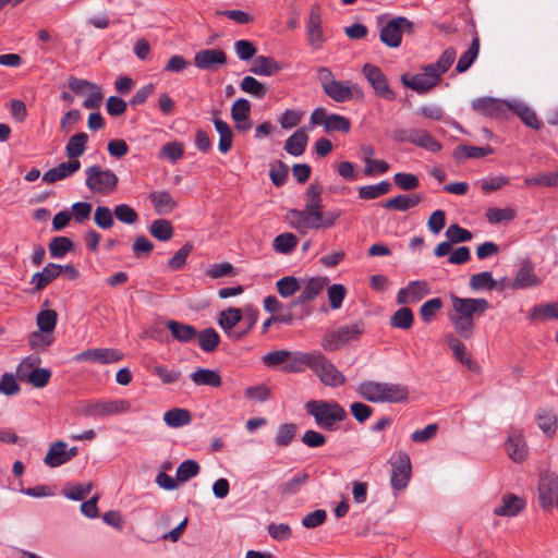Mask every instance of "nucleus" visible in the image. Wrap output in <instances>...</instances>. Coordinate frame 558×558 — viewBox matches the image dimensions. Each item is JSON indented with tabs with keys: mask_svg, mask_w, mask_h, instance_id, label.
<instances>
[{
	"mask_svg": "<svg viewBox=\"0 0 558 558\" xmlns=\"http://www.w3.org/2000/svg\"><path fill=\"white\" fill-rule=\"evenodd\" d=\"M308 473L301 471L294 474L293 477L282 483L279 486V492L282 496H292L300 492L301 487L308 481Z\"/></svg>",
	"mask_w": 558,
	"mask_h": 558,
	"instance_id": "a18cd8bd",
	"label": "nucleus"
},
{
	"mask_svg": "<svg viewBox=\"0 0 558 558\" xmlns=\"http://www.w3.org/2000/svg\"><path fill=\"white\" fill-rule=\"evenodd\" d=\"M167 328L172 337L182 343H190L196 339L197 330L194 326L178 320H168Z\"/></svg>",
	"mask_w": 558,
	"mask_h": 558,
	"instance_id": "cd10ccee",
	"label": "nucleus"
},
{
	"mask_svg": "<svg viewBox=\"0 0 558 558\" xmlns=\"http://www.w3.org/2000/svg\"><path fill=\"white\" fill-rule=\"evenodd\" d=\"M118 182V177L111 170L97 165L86 169L85 184L93 193L110 194L117 189Z\"/></svg>",
	"mask_w": 558,
	"mask_h": 558,
	"instance_id": "423d86ee",
	"label": "nucleus"
},
{
	"mask_svg": "<svg viewBox=\"0 0 558 558\" xmlns=\"http://www.w3.org/2000/svg\"><path fill=\"white\" fill-rule=\"evenodd\" d=\"M199 464L195 460H184L177 469V481L184 483L199 473Z\"/></svg>",
	"mask_w": 558,
	"mask_h": 558,
	"instance_id": "e2e57ef3",
	"label": "nucleus"
},
{
	"mask_svg": "<svg viewBox=\"0 0 558 558\" xmlns=\"http://www.w3.org/2000/svg\"><path fill=\"white\" fill-rule=\"evenodd\" d=\"M396 138L401 142H409L433 153L441 148V144L434 138L429 132L423 129L398 130L396 132Z\"/></svg>",
	"mask_w": 558,
	"mask_h": 558,
	"instance_id": "4468645a",
	"label": "nucleus"
},
{
	"mask_svg": "<svg viewBox=\"0 0 558 558\" xmlns=\"http://www.w3.org/2000/svg\"><path fill=\"white\" fill-rule=\"evenodd\" d=\"M149 199L159 215L168 214L177 207L175 201L167 191L153 192L149 194Z\"/></svg>",
	"mask_w": 558,
	"mask_h": 558,
	"instance_id": "4c0bfd02",
	"label": "nucleus"
},
{
	"mask_svg": "<svg viewBox=\"0 0 558 558\" xmlns=\"http://www.w3.org/2000/svg\"><path fill=\"white\" fill-rule=\"evenodd\" d=\"M88 142V135L84 132H80L70 137L65 145V155L70 160H77L86 149Z\"/></svg>",
	"mask_w": 558,
	"mask_h": 558,
	"instance_id": "e433bc0d",
	"label": "nucleus"
},
{
	"mask_svg": "<svg viewBox=\"0 0 558 558\" xmlns=\"http://www.w3.org/2000/svg\"><path fill=\"white\" fill-rule=\"evenodd\" d=\"M196 339L199 348L207 353L214 352L220 342L219 333L211 327L197 332Z\"/></svg>",
	"mask_w": 558,
	"mask_h": 558,
	"instance_id": "79ce46f5",
	"label": "nucleus"
},
{
	"mask_svg": "<svg viewBox=\"0 0 558 558\" xmlns=\"http://www.w3.org/2000/svg\"><path fill=\"white\" fill-rule=\"evenodd\" d=\"M58 314L53 310H41L36 317L38 329L43 332H50L56 328Z\"/></svg>",
	"mask_w": 558,
	"mask_h": 558,
	"instance_id": "5fc2aeb1",
	"label": "nucleus"
},
{
	"mask_svg": "<svg viewBox=\"0 0 558 558\" xmlns=\"http://www.w3.org/2000/svg\"><path fill=\"white\" fill-rule=\"evenodd\" d=\"M312 371L326 386L335 388L345 384L344 375L319 351L317 352Z\"/></svg>",
	"mask_w": 558,
	"mask_h": 558,
	"instance_id": "1a4fd4ad",
	"label": "nucleus"
},
{
	"mask_svg": "<svg viewBox=\"0 0 558 558\" xmlns=\"http://www.w3.org/2000/svg\"><path fill=\"white\" fill-rule=\"evenodd\" d=\"M81 168L80 160H69L61 162L54 168L49 169L43 175V181L49 184L56 183L57 181L64 180L73 175Z\"/></svg>",
	"mask_w": 558,
	"mask_h": 558,
	"instance_id": "5701e85b",
	"label": "nucleus"
},
{
	"mask_svg": "<svg viewBox=\"0 0 558 558\" xmlns=\"http://www.w3.org/2000/svg\"><path fill=\"white\" fill-rule=\"evenodd\" d=\"M480 52V39L478 37H474L469 49L459 58L458 63L456 65V71L459 73H463L470 69L475 59L477 58Z\"/></svg>",
	"mask_w": 558,
	"mask_h": 558,
	"instance_id": "de8ad7c7",
	"label": "nucleus"
},
{
	"mask_svg": "<svg viewBox=\"0 0 558 558\" xmlns=\"http://www.w3.org/2000/svg\"><path fill=\"white\" fill-rule=\"evenodd\" d=\"M306 35L308 44L315 49L322 48L325 37L322 27V14L318 5L311 9L306 23Z\"/></svg>",
	"mask_w": 558,
	"mask_h": 558,
	"instance_id": "6ab92c4d",
	"label": "nucleus"
},
{
	"mask_svg": "<svg viewBox=\"0 0 558 558\" xmlns=\"http://www.w3.org/2000/svg\"><path fill=\"white\" fill-rule=\"evenodd\" d=\"M390 485L395 492L404 489L411 478L412 465L410 457L404 451H399L391 462Z\"/></svg>",
	"mask_w": 558,
	"mask_h": 558,
	"instance_id": "9b49d317",
	"label": "nucleus"
},
{
	"mask_svg": "<svg viewBox=\"0 0 558 558\" xmlns=\"http://www.w3.org/2000/svg\"><path fill=\"white\" fill-rule=\"evenodd\" d=\"M341 216V210H323V206L318 209H290L289 218L291 226L304 233L307 229H328L331 228Z\"/></svg>",
	"mask_w": 558,
	"mask_h": 558,
	"instance_id": "f03ea898",
	"label": "nucleus"
},
{
	"mask_svg": "<svg viewBox=\"0 0 558 558\" xmlns=\"http://www.w3.org/2000/svg\"><path fill=\"white\" fill-rule=\"evenodd\" d=\"M529 317L531 319H558V302L535 305Z\"/></svg>",
	"mask_w": 558,
	"mask_h": 558,
	"instance_id": "8fccbe9b",
	"label": "nucleus"
},
{
	"mask_svg": "<svg viewBox=\"0 0 558 558\" xmlns=\"http://www.w3.org/2000/svg\"><path fill=\"white\" fill-rule=\"evenodd\" d=\"M240 88L258 99H263L268 93V87L253 76H244L240 83Z\"/></svg>",
	"mask_w": 558,
	"mask_h": 558,
	"instance_id": "09e8293b",
	"label": "nucleus"
},
{
	"mask_svg": "<svg viewBox=\"0 0 558 558\" xmlns=\"http://www.w3.org/2000/svg\"><path fill=\"white\" fill-rule=\"evenodd\" d=\"M278 293L282 298H290L300 290L299 279L293 276H287L279 279L276 283Z\"/></svg>",
	"mask_w": 558,
	"mask_h": 558,
	"instance_id": "0e129e2a",
	"label": "nucleus"
},
{
	"mask_svg": "<svg viewBox=\"0 0 558 558\" xmlns=\"http://www.w3.org/2000/svg\"><path fill=\"white\" fill-rule=\"evenodd\" d=\"M51 377V372L47 368H34L28 373H22L20 380L26 381L36 388L47 386Z\"/></svg>",
	"mask_w": 558,
	"mask_h": 558,
	"instance_id": "49530a36",
	"label": "nucleus"
},
{
	"mask_svg": "<svg viewBox=\"0 0 558 558\" xmlns=\"http://www.w3.org/2000/svg\"><path fill=\"white\" fill-rule=\"evenodd\" d=\"M308 135L306 128L296 130L284 143V150L292 156H301L306 148Z\"/></svg>",
	"mask_w": 558,
	"mask_h": 558,
	"instance_id": "7c9ffc66",
	"label": "nucleus"
},
{
	"mask_svg": "<svg viewBox=\"0 0 558 558\" xmlns=\"http://www.w3.org/2000/svg\"><path fill=\"white\" fill-rule=\"evenodd\" d=\"M296 434V425L294 423H284L278 427L275 441L277 446L284 448L288 447L294 439Z\"/></svg>",
	"mask_w": 558,
	"mask_h": 558,
	"instance_id": "13d9d810",
	"label": "nucleus"
},
{
	"mask_svg": "<svg viewBox=\"0 0 558 558\" xmlns=\"http://www.w3.org/2000/svg\"><path fill=\"white\" fill-rule=\"evenodd\" d=\"M525 508V500L513 494H506L501 498V505L494 509L499 517H515Z\"/></svg>",
	"mask_w": 558,
	"mask_h": 558,
	"instance_id": "b1692460",
	"label": "nucleus"
},
{
	"mask_svg": "<svg viewBox=\"0 0 558 558\" xmlns=\"http://www.w3.org/2000/svg\"><path fill=\"white\" fill-rule=\"evenodd\" d=\"M227 53L222 49L207 48L195 52L193 64L202 71L216 72L227 64Z\"/></svg>",
	"mask_w": 558,
	"mask_h": 558,
	"instance_id": "dca6fc26",
	"label": "nucleus"
},
{
	"mask_svg": "<svg viewBox=\"0 0 558 558\" xmlns=\"http://www.w3.org/2000/svg\"><path fill=\"white\" fill-rule=\"evenodd\" d=\"M328 283L327 278L314 277L306 281L299 296L291 303V307L315 299Z\"/></svg>",
	"mask_w": 558,
	"mask_h": 558,
	"instance_id": "bb28decb",
	"label": "nucleus"
},
{
	"mask_svg": "<svg viewBox=\"0 0 558 558\" xmlns=\"http://www.w3.org/2000/svg\"><path fill=\"white\" fill-rule=\"evenodd\" d=\"M450 300L452 304L451 312L469 320H475L476 317L484 315L490 306L489 302L482 298H460L451 294Z\"/></svg>",
	"mask_w": 558,
	"mask_h": 558,
	"instance_id": "0eeeda50",
	"label": "nucleus"
},
{
	"mask_svg": "<svg viewBox=\"0 0 558 558\" xmlns=\"http://www.w3.org/2000/svg\"><path fill=\"white\" fill-rule=\"evenodd\" d=\"M445 342L446 344L451 349L454 357L461 362L462 364L466 365L469 368H471L473 362L470 356H468L465 352V347L461 342V340L453 333H448L445 336Z\"/></svg>",
	"mask_w": 558,
	"mask_h": 558,
	"instance_id": "c03bdc74",
	"label": "nucleus"
},
{
	"mask_svg": "<svg viewBox=\"0 0 558 558\" xmlns=\"http://www.w3.org/2000/svg\"><path fill=\"white\" fill-rule=\"evenodd\" d=\"M558 495V476L555 473L546 472L541 475L538 482V500L543 508L554 505Z\"/></svg>",
	"mask_w": 558,
	"mask_h": 558,
	"instance_id": "a211bd4d",
	"label": "nucleus"
},
{
	"mask_svg": "<svg viewBox=\"0 0 558 558\" xmlns=\"http://www.w3.org/2000/svg\"><path fill=\"white\" fill-rule=\"evenodd\" d=\"M429 293V286L424 280L411 281L405 288L400 289L397 294L398 304H413L421 301Z\"/></svg>",
	"mask_w": 558,
	"mask_h": 558,
	"instance_id": "aec40b11",
	"label": "nucleus"
},
{
	"mask_svg": "<svg viewBox=\"0 0 558 558\" xmlns=\"http://www.w3.org/2000/svg\"><path fill=\"white\" fill-rule=\"evenodd\" d=\"M506 450L512 461L522 462L525 460L527 457V446L520 432H514L509 435L506 441Z\"/></svg>",
	"mask_w": 558,
	"mask_h": 558,
	"instance_id": "393cba45",
	"label": "nucleus"
},
{
	"mask_svg": "<svg viewBox=\"0 0 558 558\" xmlns=\"http://www.w3.org/2000/svg\"><path fill=\"white\" fill-rule=\"evenodd\" d=\"M422 201V197L417 194L407 195L399 194L383 204V207L389 210L405 211L410 208L417 206Z\"/></svg>",
	"mask_w": 558,
	"mask_h": 558,
	"instance_id": "473e14b6",
	"label": "nucleus"
},
{
	"mask_svg": "<svg viewBox=\"0 0 558 558\" xmlns=\"http://www.w3.org/2000/svg\"><path fill=\"white\" fill-rule=\"evenodd\" d=\"M539 284V279L536 277L531 264H523L517 272L512 282L513 289H525Z\"/></svg>",
	"mask_w": 558,
	"mask_h": 558,
	"instance_id": "72a5a7b5",
	"label": "nucleus"
},
{
	"mask_svg": "<svg viewBox=\"0 0 558 558\" xmlns=\"http://www.w3.org/2000/svg\"><path fill=\"white\" fill-rule=\"evenodd\" d=\"M131 410V403L126 399L97 400L83 402L77 408V414L85 417H106L109 415L126 413Z\"/></svg>",
	"mask_w": 558,
	"mask_h": 558,
	"instance_id": "20e7f679",
	"label": "nucleus"
},
{
	"mask_svg": "<svg viewBox=\"0 0 558 558\" xmlns=\"http://www.w3.org/2000/svg\"><path fill=\"white\" fill-rule=\"evenodd\" d=\"M123 359V353L113 348H95L77 353L74 360L82 362H97L99 364H111Z\"/></svg>",
	"mask_w": 558,
	"mask_h": 558,
	"instance_id": "f3484780",
	"label": "nucleus"
},
{
	"mask_svg": "<svg viewBox=\"0 0 558 558\" xmlns=\"http://www.w3.org/2000/svg\"><path fill=\"white\" fill-rule=\"evenodd\" d=\"M298 244V238L293 233L279 234L274 240V248L282 254L290 253Z\"/></svg>",
	"mask_w": 558,
	"mask_h": 558,
	"instance_id": "69168bd1",
	"label": "nucleus"
},
{
	"mask_svg": "<svg viewBox=\"0 0 558 558\" xmlns=\"http://www.w3.org/2000/svg\"><path fill=\"white\" fill-rule=\"evenodd\" d=\"M94 221L100 229H110L114 225V214L107 206H97L94 211Z\"/></svg>",
	"mask_w": 558,
	"mask_h": 558,
	"instance_id": "4d7b16f0",
	"label": "nucleus"
},
{
	"mask_svg": "<svg viewBox=\"0 0 558 558\" xmlns=\"http://www.w3.org/2000/svg\"><path fill=\"white\" fill-rule=\"evenodd\" d=\"M330 99L336 102H347L352 99H363L364 92L357 83L352 81L336 80L324 92Z\"/></svg>",
	"mask_w": 558,
	"mask_h": 558,
	"instance_id": "ddd939ff",
	"label": "nucleus"
},
{
	"mask_svg": "<svg viewBox=\"0 0 558 558\" xmlns=\"http://www.w3.org/2000/svg\"><path fill=\"white\" fill-rule=\"evenodd\" d=\"M448 318L459 337L469 340L474 336L475 320L465 319L453 312L448 314Z\"/></svg>",
	"mask_w": 558,
	"mask_h": 558,
	"instance_id": "f704fd0d",
	"label": "nucleus"
},
{
	"mask_svg": "<svg viewBox=\"0 0 558 558\" xmlns=\"http://www.w3.org/2000/svg\"><path fill=\"white\" fill-rule=\"evenodd\" d=\"M323 186L317 183H312L308 185L305 192V205L303 209H318L319 206H323Z\"/></svg>",
	"mask_w": 558,
	"mask_h": 558,
	"instance_id": "6e6d98bb",
	"label": "nucleus"
},
{
	"mask_svg": "<svg viewBox=\"0 0 558 558\" xmlns=\"http://www.w3.org/2000/svg\"><path fill=\"white\" fill-rule=\"evenodd\" d=\"M356 391L373 403H401L409 398L408 387L398 383L365 380L357 386Z\"/></svg>",
	"mask_w": 558,
	"mask_h": 558,
	"instance_id": "f257e3e1",
	"label": "nucleus"
},
{
	"mask_svg": "<svg viewBox=\"0 0 558 558\" xmlns=\"http://www.w3.org/2000/svg\"><path fill=\"white\" fill-rule=\"evenodd\" d=\"M441 76L435 71V69L430 64H426L422 68V72L409 76L408 74H403L401 76L402 84L411 88L412 90L418 94H425L435 87Z\"/></svg>",
	"mask_w": 558,
	"mask_h": 558,
	"instance_id": "6e6552de",
	"label": "nucleus"
},
{
	"mask_svg": "<svg viewBox=\"0 0 558 558\" xmlns=\"http://www.w3.org/2000/svg\"><path fill=\"white\" fill-rule=\"evenodd\" d=\"M251 104L245 98H240L234 101L231 107V118L234 122V126L239 132H246L251 129L252 123L250 121Z\"/></svg>",
	"mask_w": 558,
	"mask_h": 558,
	"instance_id": "4be33fe9",
	"label": "nucleus"
},
{
	"mask_svg": "<svg viewBox=\"0 0 558 558\" xmlns=\"http://www.w3.org/2000/svg\"><path fill=\"white\" fill-rule=\"evenodd\" d=\"M494 153L490 146L477 147L469 145H459L453 150V158L456 160H462L464 158H483Z\"/></svg>",
	"mask_w": 558,
	"mask_h": 558,
	"instance_id": "a19ab883",
	"label": "nucleus"
},
{
	"mask_svg": "<svg viewBox=\"0 0 558 558\" xmlns=\"http://www.w3.org/2000/svg\"><path fill=\"white\" fill-rule=\"evenodd\" d=\"M191 420V413L186 409L173 408L163 414L165 423L172 428L187 425Z\"/></svg>",
	"mask_w": 558,
	"mask_h": 558,
	"instance_id": "37998d69",
	"label": "nucleus"
},
{
	"mask_svg": "<svg viewBox=\"0 0 558 558\" xmlns=\"http://www.w3.org/2000/svg\"><path fill=\"white\" fill-rule=\"evenodd\" d=\"M305 410L325 430L337 429V424L348 417L347 411L336 401L310 400L305 403Z\"/></svg>",
	"mask_w": 558,
	"mask_h": 558,
	"instance_id": "7ed1b4c3",
	"label": "nucleus"
},
{
	"mask_svg": "<svg viewBox=\"0 0 558 558\" xmlns=\"http://www.w3.org/2000/svg\"><path fill=\"white\" fill-rule=\"evenodd\" d=\"M362 73L376 96L390 101L396 98V93L389 87L386 75L377 65L366 63L362 69Z\"/></svg>",
	"mask_w": 558,
	"mask_h": 558,
	"instance_id": "f8f14e48",
	"label": "nucleus"
},
{
	"mask_svg": "<svg viewBox=\"0 0 558 558\" xmlns=\"http://www.w3.org/2000/svg\"><path fill=\"white\" fill-rule=\"evenodd\" d=\"M150 234L159 241H169L173 236V228L169 220L156 219L149 226Z\"/></svg>",
	"mask_w": 558,
	"mask_h": 558,
	"instance_id": "3c124183",
	"label": "nucleus"
},
{
	"mask_svg": "<svg viewBox=\"0 0 558 558\" xmlns=\"http://www.w3.org/2000/svg\"><path fill=\"white\" fill-rule=\"evenodd\" d=\"M73 242L66 236H56L49 243V253L53 258L63 257L71 251Z\"/></svg>",
	"mask_w": 558,
	"mask_h": 558,
	"instance_id": "052dcab7",
	"label": "nucleus"
},
{
	"mask_svg": "<svg viewBox=\"0 0 558 558\" xmlns=\"http://www.w3.org/2000/svg\"><path fill=\"white\" fill-rule=\"evenodd\" d=\"M318 351L314 352H301L290 351V357L288 360V363L282 366V369L287 373H301L304 372L306 368L313 369L314 362L316 360Z\"/></svg>",
	"mask_w": 558,
	"mask_h": 558,
	"instance_id": "412c9836",
	"label": "nucleus"
},
{
	"mask_svg": "<svg viewBox=\"0 0 558 558\" xmlns=\"http://www.w3.org/2000/svg\"><path fill=\"white\" fill-rule=\"evenodd\" d=\"M281 69V64L274 58L259 56L255 59L251 72L256 75L271 76L277 74Z\"/></svg>",
	"mask_w": 558,
	"mask_h": 558,
	"instance_id": "c9c22d12",
	"label": "nucleus"
},
{
	"mask_svg": "<svg viewBox=\"0 0 558 558\" xmlns=\"http://www.w3.org/2000/svg\"><path fill=\"white\" fill-rule=\"evenodd\" d=\"M413 23L407 17L398 16L389 20L380 31V40L388 47L400 46L403 33L412 31Z\"/></svg>",
	"mask_w": 558,
	"mask_h": 558,
	"instance_id": "9d476101",
	"label": "nucleus"
},
{
	"mask_svg": "<svg viewBox=\"0 0 558 558\" xmlns=\"http://www.w3.org/2000/svg\"><path fill=\"white\" fill-rule=\"evenodd\" d=\"M63 270V266L49 263L44 267L41 271L33 275L31 283L34 284L36 292L44 290L49 283H51Z\"/></svg>",
	"mask_w": 558,
	"mask_h": 558,
	"instance_id": "a878e982",
	"label": "nucleus"
},
{
	"mask_svg": "<svg viewBox=\"0 0 558 558\" xmlns=\"http://www.w3.org/2000/svg\"><path fill=\"white\" fill-rule=\"evenodd\" d=\"M524 183H525V185L557 187L558 186V171L557 172L539 173L536 177L526 178L524 180Z\"/></svg>",
	"mask_w": 558,
	"mask_h": 558,
	"instance_id": "338daca9",
	"label": "nucleus"
},
{
	"mask_svg": "<svg viewBox=\"0 0 558 558\" xmlns=\"http://www.w3.org/2000/svg\"><path fill=\"white\" fill-rule=\"evenodd\" d=\"M213 122H214L216 131L219 134L218 148L222 154H226L232 147L233 131L227 122H225L218 118H214Z\"/></svg>",
	"mask_w": 558,
	"mask_h": 558,
	"instance_id": "58836bf2",
	"label": "nucleus"
},
{
	"mask_svg": "<svg viewBox=\"0 0 558 558\" xmlns=\"http://www.w3.org/2000/svg\"><path fill=\"white\" fill-rule=\"evenodd\" d=\"M190 378L196 386L218 388L222 385L221 376L215 369L198 367L190 375Z\"/></svg>",
	"mask_w": 558,
	"mask_h": 558,
	"instance_id": "c85d7f7f",
	"label": "nucleus"
},
{
	"mask_svg": "<svg viewBox=\"0 0 558 558\" xmlns=\"http://www.w3.org/2000/svg\"><path fill=\"white\" fill-rule=\"evenodd\" d=\"M243 318L242 310L238 307H229L222 311L218 316V325L227 335H230L238 323Z\"/></svg>",
	"mask_w": 558,
	"mask_h": 558,
	"instance_id": "ea45409f",
	"label": "nucleus"
},
{
	"mask_svg": "<svg viewBox=\"0 0 558 558\" xmlns=\"http://www.w3.org/2000/svg\"><path fill=\"white\" fill-rule=\"evenodd\" d=\"M510 112L517 114L526 126L533 130H539L542 126L535 111L523 102H511Z\"/></svg>",
	"mask_w": 558,
	"mask_h": 558,
	"instance_id": "2f4dec72",
	"label": "nucleus"
},
{
	"mask_svg": "<svg viewBox=\"0 0 558 558\" xmlns=\"http://www.w3.org/2000/svg\"><path fill=\"white\" fill-rule=\"evenodd\" d=\"M413 313L409 307L399 308L390 318L392 327L410 329L413 325Z\"/></svg>",
	"mask_w": 558,
	"mask_h": 558,
	"instance_id": "680f3d73",
	"label": "nucleus"
},
{
	"mask_svg": "<svg viewBox=\"0 0 558 558\" xmlns=\"http://www.w3.org/2000/svg\"><path fill=\"white\" fill-rule=\"evenodd\" d=\"M363 332L364 324L362 322L341 326L337 330L327 332L323 337L322 347L326 351H336L341 347L357 340Z\"/></svg>",
	"mask_w": 558,
	"mask_h": 558,
	"instance_id": "39448f33",
	"label": "nucleus"
},
{
	"mask_svg": "<svg viewBox=\"0 0 558 558\" xmlns=\"http://www.w3.org/2000/svg\"><path fill=\"white\" fill-rule=\"evenodd\" d=\"M391 184L388 181H381L374 185H364L359 189V196L362 199H375L381 195L389 193Z\"/></svg>",
	"mask_w": 558,
	"mask_h": 558,
	"instance_id": "864d4df0",
	"label": "nucleus"
},
{
	"mask_svg": "<svg viewBox=\"0 0 558 558\" xmlns=\"http://www.w3.org/2000/svg\"><path fill=\"white\" fill-rule=\"evenodd\" d=\"M469 286L474 291L494 290L497 282L489 271H482L471 276Z\"/></svg>",
	"mask_w": 558,
	"mask_h": 558,
	"instance_id": "603ef678",
	"label": "nucleus"
},
{
	"mask_svg": "<svg viewBox=\"0 0 558 558\" xmlns=\"http://www.w3.org/2000/svg\"><path fill=\"white\" fill-rule=\"evenodd\" d=\"M66 442L58 440L50 444L48 451L44 458V463L49 468H58L62 464L68 463V457L65 453Z\"/></svg>",
	"mask_w": 558,
	"mask_h": 558,
	"instance_id": "c756f323",
	"label": "nucleus"
},
{
	"mask_svg": "<svg viewBox=\"0 0 558 558\" xmlns=\"http://www.w3.org/2000/svg\"><path fill=\"white\" fill-rule=\"evenodd\" d=\"M487 220L492 225H497L504 221H510L515 217V210L512 208H498L490 207L486 210L485 214Z\"/></svg>",
	"mask_w": 558,
	"mask_h": 558,
	"instance_id": "bf43d9fd",
	"label": "nucleus"
},
{
	"mask_svg": "<svg viewBox=\"0 0 558 558\" xmlns=\"http://www.w3.org/2000/svg\"><path fill=\"white\" fill-rule=\"evenodd\" d=\"M183 154L184 147L179 142L167 143L159 150V157L171 162H175L181 159Z\"/></svg>",
	"mask_w": 558,
	"mask_h": 558,
	"instance_id": "774afa93",
	"label": "nucleus"
},
{
	"mask_svg": "<svg viewBox=\"0 0 558 558\" xmlns=\"http://www.w3.org/2000/svg\"><path fill=\"white\" fill-rule=\"evenodd\" d=\"M510 101L493 97H482L472 101V108L476 112L489 118H507L510 112Z\"/></svg>",
	"mask_w": 558,
	"mask_h": 558,
	"instance_id": "2eb2a0df",
	"label": "nucleus"
}]
</instances>
